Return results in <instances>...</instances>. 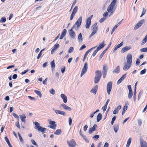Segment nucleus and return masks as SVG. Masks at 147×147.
Listing matches in <instances>:
<instances>
[{
    "mask_svg": "<svg viewBox=\"0 0 147 147\" xmlns=\"http://www.w3.org/2000/svg\"><path fill=\"white\" fill-rule=\"evenodd\" d=\"M5 139L7 144H8L10 142L9 141L7 137L5 136Z\"/></svg>",
    "mask_w": 147,
    "mask_h": 147,
    "instance_id": "nucleus-63",
    "label": "nucleus"
},
{
    "mask_svg": "<svg viewBox=\"0 0 147 147\" xmlns=\"http://www.w3.org/2000/svg\"><path fill=\"white\" fill-rule=\"evenodd\" d=\"M112 82H109L107 85V91L109 95H110L112 89Z\"/></svg>",
    "mask_w": 147,
    "mask_h": 147,
    "instance_id": "nucleus-6",
    "label": "nucleus"
},
{
    "mask_svg": "<svg viewBox=\"0 0 147 147\" xmlns=\"http://www.w3.org/2000/svg\"><path fill=\"white\" fill-rule=\"evenodd\" d=\"M34 92L38 95L40 98L42 97V94L40 91L35 90H34Z\"/></svg>",
    "mask_w": 147,
    "mask_h": 147,
    "instance_id": "nucleus-29",
    "label": "nucleus"
},
{
    "mask_svg": "<svg viewBox=\"0 0 147 147\" xmlns=\"http://www.w3.org/2000/svg\"><path fill=\"white\" fill-rule=\"evenodd\" d=\"M131 65H125L123 67V69L125 71L127 70L130 67Z\"/></svg>",
    "mask_w": 147,
    "mask_h": 147,
    "instance_id": "nucleus-31",
    "label": "nucleus"
},
{
    "mask_svg": "<svg viewBox=\"0 0 147 147\" xmlns=\"http://www.w3.org/2000/svg\"><path fill=\"white\" fill-rule=\"evenodd\" d=\"M102 117V115L100 113H99L98 115L97 116V121L98 122L101 119Z\"/></svg>",
    "mask_w": 147,
    "mask_h": 147,
    "instance_id": "nucleus-28",
    "label": "nucleus"
},
{
    "mask_svg": "<svg viewBox=\"0 0 147 147\" xmlns=\"http://www.w3.org/2000/svg\"><path fill=\"white\" fill-rule=\"evenodd\" d=\"M60 96L63 100V102L64 103H66L67 102V96L63 94H61Z\"/></svg>",
    "mask_w": 147,
    "mask_h": 147,
    "instance_id": "nucleus-17",
    "label": "nucleus"
},
{
    "mask_svg": "<svg viewBox=\"0 0 147 147\" xmlns=\"http://www.w3.org/2000/svg\"><path fill=\"white\" fill-rule=\"evenodd\" d=\"M140 144L141 147H147L146 142L143 140H141Z\"/></svg>",
    "mask_w": 147,
    "mask_h": 147,
    "instance_id": "nucleus-23",
    "label": "nucleus"
},
{
    "mask_svg": "<svg viewBox=\"0 0 147 147\" xmlns=\"http://www.w3.org/2000/svg\"><path fill=\"white\" fill-rule=\"evenodd\" d=\"M44 50V49H42V50L40 51V52L38 54L37 58V59H39V58L40 57L41 55H42V52Z\"/></svg>",
    "mask_w": 147,
    "mask_h": 147,
    "instance_id": "nucleus-48",
    "label": "nucleus"
},
{
    "mask_svg": "<svg viewBox=\"0 0 147 147\" xmlns=\"http://www.w3.org/2000/svg\"><path fill=\"white\" fill-rule=\"evenodd\" d=\"M66 33H67L66 30L65 29H64L63 30V31L61 35L64 37L65 36Z\"/></svg>",
    "mask_w": 147,
    "mask_h": 147,
    "instance_id": "nucleus-39",
    "label": "nucleus"
},
{
    "mask_svg": "<svg viewBox=\"0 0 147 147\" xmlns=\"http://www.w3.org/2000/svg\"><path fill=\"white\" fill-rule=\"evenodd\" d=\"M86 47L85 45L84 44V45H83L80 48L79 50L80 51L81 50H82L83 49L85 48Z\"/></svg>",
    "mask_w": 147,
    "mask_h": 147,
    "instance_id": "nucleus-64",
    "label": "nucleus"
},
{
    "mask_svg": "<svg viewBox=\"0 0 147 147\" xmlns=\"http://www.w3.org/2000/svg\"><path fill=\"white\" fill-rule=\"evenodd\" d=\"M52 94H55V91L53 89H51L49 91Z\"/></svg>",
    "mask_w": 147,
    "mask_h": 147,
    "instance_id": "nucleus-54",
    "label": "nucleus"
},
{
    "mask_svg": "<svg viewBox=\"0 0 147 147\" xmlns=\"http://www.w3.org/2000/svg\"><path fill=\"white\" fill-rule=\"evenodd\" d=\"M121 106L119 105L117 107L115 110L118 112L121 109Z\"/></svg>",
    "mask_w": 147,
    "mask_h": 147,
    "instance_id": "nucleus-59",
    "label": "nucleus"
},
{
    "mask_svg": "<svg viewBox=\"0 0 147 147\" xmlns=\"http://www.w3.org/2000/svg\"><path fill=\"white\" fill-rule=\"evenodd\" d=\"M140 51L142 52H144L147 51V47L141 49H140Z\"/></svg>",
    "mask_w": 147,
    "mask_h": 147,
    "instance_id": "nucleus-49",
    "label": "nucleus"
},
{
    "mask_svg": "<svg viewBox=\"0 0 147 147\" xmlns=\"http://www.w3.org/2000/svg\"><path fill=\"white\" fill-rule=\"evenodd\" d=\"M131 142V139L129 138L127 142V144L126 145V147H129Z\"/></svg>",
    "mask_w": 147,
    "mask_h": 147,
    "instance_id": "nucleus-33",
    "label": "nucleus"
},
{
    "mask_svg": "<svg viewBox=\"0 0 147 147\" xmlns=\"http://www.w3.org/2000/svg\"><path fill=\"white\" fill-rule=\"evenodd\" d=\"M97 47V46H96L95 47H93L92 48H91L90 49H89V50H88L85 53L84 57H86L88 55L89 53L90 52V51H91V50H92L93 49H95L96 47Z\"/></svg>",
    "mask_w": 147,
    "mask_h": 147,
    "instance_id": "nucleus-25",
    "label": "nucleus"
},
{
    "mask_svg": "<svg viewBox=\"0 0 147 147\" xmlns=\"http://www.w3.org/2000/svg\"><path fill=\"white\" fill-rule=\"evenodd\" d=\"M74 49L73 47H70L68 50V53H71L72 52L74 51Z\"/></svg>",
    "mask_w": 147,
    "mask_h": 147,
    "instance_id": "nucleus-45",
    "label": "nucleus"
},
{
    "mask_svg": "<svg viewBox=\"0 0 147 147\" xmlns=\"http://www.w3.org/2000/svg\"><path fill=\"white\" fill-rule=\"evenodd\" d=\"M69 34L70 37L73 39H74L75 38L76 35L75 32L72 29H70L69 30Z\"/></svg>",
    "mask_w": 147,
    "mask_h": 147,
    "instance_id": "nucleus-12",
    "label": "nucleus"
},
{
    "mask_svg": "<svg viewBox=\"0 0 147 147\" xmlns=\"http://www.w3.org/2000/svg\"><path fill=\"white\" fill-rule=\"evenodd\" d=\"M78 39L79 41H82V36L81 33H80L78 35Z\"/></svg>",
    "mask_w": 147,
    "mask_h": 147,
    "instance_id": "nucleus-36",
    "label": "nucleus"
},
{
    "mask_svg": "<svg viewBox=\"0 0 147 147\" xmlns=\"http://www.w3.org/2000/svg\"><path fill=\"white\" fill-rule=\"evenodd\" d=\"M146 12V9H145L144 8L143 9V11L142 12V14L140 16V17H141L143 16L144 15Z\"/></svg>",
    "mask_w": 147,
    "mask_h": 147,
    "instance_id": "nucleus-46",
    "label": "nucleus"
},
{
    "mask_svg": "<svg viewBox=\"0 0 147 147\" xmlns=\"http://www.w3.org/2000/svg\"><path fill=\"white\" fill-rule=\"evenodd\" d=\"M65 66H63L61 68V70L62 73H63L65 70Z\"/></svg>",
    "mask_w": 147,
    "mask_h": 147,
    "instance_id": "nucleus-53",
    "label": "nucleus"
},
{
    "mask_svg": "<svg viewBox=\"0 0 147 147\" xmlns=\"http://www.w3.org/2000/svg\"><path fill=\"white\" fill-rule=\"evenodd\" d=\"M82 21V17L81 16L78 19L71 29L73 30V29H74L76 31L78 30L81 24Z\"/></svg>",
    "mask_w": 147,
    "mask_h": 147,
    "instance_id": "nucleus-2",
    "label": "nucleus"
},
{
    "mask_svg": "<svg viewBox=\"0 0 147 147\" xmlns=\"http://www.w3.org/2000/svg\"><path fill=\"white\" fill-rule=\"evenodd\" d=\"M146 69H144L143 70H142L140 72V74L141 75H142L144 74L146 72Z\"/></svg>",
    "mask_w": 147,
    "mask_h": 147,
    "instance_id": "nucleus-52",
    "label": "nucleus"
},
{
    "mask_svg": "<svg viewBox=\"0 0 147 147\" xmlns=\"http://www.w3.org/2000/svg\"><path fill=\"white\" fill-rule=\"evenodd\" d=\"M91 21L89 19H87L86 21V27L87 28H88L90 25Z\"/></svg>",
    "mask_w": 147,
    "mask_h": 147,
    "instance_id": "nucleus-24",
    "label": "nucleus"
},
{
    "mask_svg": "<svg viewBox=\"0 0 147 147\" xmlns=\"http://www.w3.org/2000/svg\"><path fill=\"white\" fill-rule=\"evenodd\" d=\"M143 94V91L142 90H141L140 91L138 94V100H139L140 99L141 97Z\"/></svg>",
    "mask_w": 147,
    "mask_h": 147,
    "instance_id": "nucleus-30",
    "label": "nucleus"
},
{
    "mask_svg": "<svg viewBox=\"0 0 147 147\" xmlns=\"http://www.w3.org/2000/svg\"><path fill=\"white\" fill-rule=\"evenodd\" d=\"M18 135L19 136V138L20 140V141L21 142H23V139L22 138L21 136L20 133L19 132L18 133Z\"/></svg>",
    "mask_w": 147,
    "mask_h": 147,
    "instance_id": "nucleus-44",
    "label": "nucleus"
},
{
    "mask_svg": "<svg viewBox=\"0 0 147 147\" xmlns=\"http://www.w3.org/2000/svg\"><path fill=\"white\" fill-rule=\"evenodd\" d=\"M68 121L69 122V126H71L72 123V120L71 117H69L68 118Z\"/></svg>",
    "mask_w": 147,
    "mask_h": 147,
    "instance_id": "nucleus-50",
    "label": "nucleus"
},
{
    "mask_svg": "<svg viewBox=\"0 0 147 147\" xmlns=\"http://www.w3.org/2000/svg\"><path fill=\"white\" fill-rule=\"evenodd\" d=\"M99 137V135H95L93 137V138L95 140H97Z\"/></svg>",
    "mask_w": 147,
    "mask_h": 147,
    "instance_id": "nucleus-51",
    "label": "nucleus"
},
{
    "mask_svg": "<svg viewBox=\"0 0 147 147\" xmlns=\"http://www.w3.org/2000/svg\"><path fill=\"white\" fill-rule=\"evenodd\" d=\"M31 142L33 145L37 147H38V145L37 144L36 142L33 139H32L31 140Z\"/></svg>",
    "mask_w": 147,
    "mask_h": 147,
    "instance_id": "nucleus-42",
    "label": "nucleus"
},
{
    "mask_svg": "<svg viewBox=\"0 0 147 147\" xmlns=\"http://www.w3.org/2000/svg\"><path fill=\"white\" fill-rule=\"evenodd\" d=\"M144 22V20H142L139 21L135 26L134 29L136 30L142 26Z\"/></svg>",
    "mask_w": 147,
    "mask_h": 147,
    "instance_id": "nucleus-10",
    "label": "nucleus"
},
{
    "mask_svg": "<svg viewBox=\"0 0 147 147\" xmlns=\"http://www.w3.org/2000/svg\"><path fill=\"white\" fill-rule=\"evenodd\" d=\"M75 15V14H73L72 13H71V16H70V20H72Z\"/></svg>",
    "mask_w": 147,
    "mask_h": 147,
    "instance_id": "nucleus-60",
    "label": "nucleus"
},
{
    "mask_svg": "<svg viewBox=\"0 0 147 147\" xmlns=\"http://www.w3.org/2000/svg\"><path fill=\"white\" fill-rule=\"evenodd\" d=\"M59 45L58 43L56 44L53 47L51 51V54H53L56 50L59 48Z\"/></svg>",
    "mask_w": 147,
    "mask_h": 147,
    "instance_id": "nucleus-15",
    "label": "nucleus"
},
{
    "mask_svg": "<svg viewBox=\"0 0 147 147\" xmlns=\"http://www.w3.org/2000/svg\"><path fill=\"white\" fill-rule=\"evenodd\" d=\"M127 106H125L123 108L122 112V115H123L125 112L126 111L127 109Z\"/></svg>",
    "mask_w": 147,
    "mask_h": 147,
    "instance_id": "nucleus-41",
    "label": "nucleus"
},
{
    "mask_svg": "<svg viewBox=\"0 0 147 147\" xmlns=\"http://www.w3.org/2000/svg\"><path fill=\"white\" fill-rule=\"evenodd\" d=\"M97 125L96 124H94L93 127L91 128L89 130V133L91 134L92 133V132L95 130V128L97 127Z\"/></svg>",
    "mask_w": 147,
    "mask_h": 147,
    "instance_id": "nucleus-21",
    "label": "nucleus"
},
{
    "mask_svg": "<svg viewBox=\"0 0 147 147\" xmlns=\"http://www.w3.org/2000/svg\"><path fill=\"white\" fill-rule=\"evenodd\" d=\"M134 94L133 98V99H134V101H135L136 100V90H135V89L134 90Z\"/></svg>",
    "mask_w": 147,
    "mask_h": 147,
    "instance_id": "nucleus-38",
    "label": "nucleus"
},
{
    "mask_svg": "<svg viewBox=\"0 0 147 147\" xmlns=\"http://www.w3.org/2000/svg\"><path fill=\"white\" fill-rule=\"evenodd\" d=\"M52 70L53 72L55 70V65H51Z\"/></svg>",
    "mask_w": 147,
    "mask_h": 147,
    "instance_id": "nucleus-62",
    "label": "nucleus"
},
{
    "mask_svg": "<svg viewBox=\"0 0 147 147\" xmlns=\"http://www.w3.org/2000/svg\"><path fill=\"white\" fill-rule=\"evenodd\" d=\"M15 125L18 128H19V129H20V126L19 122L18 119L17 122L16 123Z\"/></svg>",
    "mask_w": 147,
    "mask_h": 147,
    "instance_id": "nucleus-47",
    "label": "nucleus"
},
{
    "mask_svg": "<svg viewBox=\"0 0 147 147\" xmlns=\"http://www.w3.org/2000/svg\"><path fill=\"white\" fill-rule=\"evenodd\" d=\"M6 20V18L5 17H3L0 20V23H4L5 22Z\"/></svg>",
    "mask_w": 147,
    "mask_h": 147,
    "instance_id": "nucleus-37",
    "label": "nucleus"
},
{
    "mask_svg": "<svg viewBox=\"0 0 147 147\" xmlns=\"http://www.w3.org/2000/svg\"><path fill=\"white\" fill-rule=\"evenodd\" d=\"M133 95L132 91H129L128 95V97L129 99H131Z\"/></svg>",
    "mask_w": 147,
    "mask_h": 147,
    "instance_id": "nucleus-32",
    "label": "nucleus"
},
{
    "mask_svg": "<svg viewBox=\"0 0 147 147\" xmlns=\"http://www.w3.org/2000/svg\"><path fill=\"white\" fill-rule=\"evenodd\" d=\"M126 75V74L123 76L120 79H119L118 81L117 82V85L119 84H120L124 80L125 78Z\"/></svg>",
    "mask_w": 147,
    "mask_h": 147,
    "instance_id": "nucleus-22",
    "label": "nucleus"
},
{
    "mask_svg": "<svg viewBox=\"0 0 147 147\" xmlns=\"http://www.w3.org/2000/svg\"><path fill=\"white\" fill-rule=\"evenodd\" d=\"M105 45L106 44L105 43V41L103 40L102 42L101 43L99 44L98 46L97 47L96 49L98 50L99 51V50L103 48Z\"/></svg>",
    "mask_w": 147,
    "mask_h": 147,
    "instance_id": "nucleus-16",
    "label": "nucleus"
},
{
    "mask_svg": "<svg viewBox=\"0 0 147 147\" xmlns=\"http://www.w3.org/2000/svg\"><path fill=\"white\" fill-rule=\"evenodd\" d=\"M116 116H114L112 118V120L111 122V124L112 125L113 124L114 121L116 119Z\"/></svg>",
    "mask_w": 147,
    "mask_h": 147,
    "instance_id": "nucleus-43",
    "label": "nucleus"
},
{
    "mask_svg": "<svg viewBox=\"0 0 147 147\" xmlns=\"http://www.w3.org/2000/svg\"><path fill=\"white\" fill-rule=\"evenodd\" d=\"M138 124L140 126L142 123V120L140 119H138Z\"/></svg>",
    "mask_w": 147,
    "mask_h": 147,
    "instance_id": "nucleus-57",
    "label": "nucleus"
},
{
    "mask_svg": "<svg viewBox=\"0 0 147 147\" xmlns=\"http://www.w3.org/2000/svg\"><path fill=\"white\" fill-rule=\"evenodd\" d=\"M102 76L101 71L97 70L95 72V76L94 78V83L96 84L99 82Z\"/></svg>",
    "mask_w": 147,
    "mask_h": 147,
    "instance_id": "nucleus-3",
    "label": "nucleus"
},
{
    "mask_svg": "<svg viewBox=\"0 0 147 147\" xmlns=\"http://www.w3.org/2000/svg\"><path fill=\"white\" fill-rule=\"evenodd\" d=\"M67 143L69 147H75L76 145V142L73 139L70 141L67 140Z\"/></svg>",
    "mask_w": 147,
    "mask_h": 147,
    "instance_id": "nucleus-7",
    "label": "nucleus"
},
{
    "mask_svg": "<svg viewBox=\"0 0 147 147\" xmlns=\"http://www.w3.org/2000/svg\"><path fill=\"white\" fill-rule=\"evenodd\" d=\"M111 42H110V43L109 44L107 47L105 49L103 52L101 53V54L100 55L99 58V60H100L102 58V57L104 55L105 53V52L107 51L108 50V49L111 46Z\"/></svg>",
    "mask_w": 147,
    "mask_h": 147,
    "instance_id": "nucleus-9",
    "label": "nucleus"
},
{
    "mask_svg": "<svg viewBox=\"0 0 147 147\" xmlns=\"http://www.w3.org/2000/svg\"><path fill=\"white\" fill-rule=\"evenodd\" d=\"M123 44V42H121L119 44L117 45L116 47L118 48H119L121 47Z\"/></svg>",
    "mask_w": 147,
    "mask_h": 147,
    "instance_id": "nucleus-55",
    "label": "nucleus"
},
{
    "mask_svg": "<svg viewBox=\"0 0 147 147\" xmlns=\"http://www.w3.org/2000/svg\"><path fill=\"white\" fill-rule=\"evenodd\" d=\"M56 125H49L48 126V127H50L52 129H55L56 127Z\"/></svg>",
    "mask_w": 147,
    "mask_h": 147,
    "instance_id": "nucleus-56",
    "label": "nucleus"
},
{
    "mask_svg": "<svg viewBox=\"0 0 147 147\" xmlns=\"http://www.w3.org/2000/svg\"><path fill=\"white\" fill-rule=\"evenodd\" d=\"M20 116L22 121L25 123L26 120L25 118H26V115L24 114L23 115H20Z\"/></svg>",
    "mask_w": 147,
    "mask_h": 147,
    "instance_id": "nucleus-27",
    "label": "nucleus"
},
{
    "mask_svg": "<svg viewBox=\"0 0 147 147\" xmlns=\"http://www.w3.org/2000/svg\"><path fill=\"white\" fill-rule=\"evenodd\" d=\"M119 128V126L117 125L114 126V129L115 133H117Z\"/></svg>",
    "mask_w": 147,
    "mask_h": 147,
    "instance_id": "nucleus-40",
    "label": "nucleus"
},
{
    "mask_svg": "<svg viewBox=\"0 0 147 147\" xmlns=\"http://www.w3.org/2000/svg\"><path fill=\"white\" fill-rule=\"evenodd\" d=\"M120 67L118 66L113 71V72L115 73L118 74L120 71Z\"/></svg>",
    "mask_w": 147,
    "mask_h": 147,
    "instance_id": "nucleus-26",
    "label": "nucleus"
},
{
    "mask_svg": "<svg viewBox=\"0 0 147 147\" xmlns=\"http://www.w3.org/2000/svg\"><path fill=\"white\" fill-rule=\"evenodd\" d=\"M97 25V23L96 22L92 26L91 28L92 30L93 31L90 36L89 38H90L97 33L98 29L97 27L96 26Z\"/></svg>",
    "mask_w": 147,
    "mask_h": 147,
    "instance_id": "nucleus-5",
    "label": "nucleus"
},
{
    "mask_svg": "<svg viewBox=\"0 0 147 147\" xmlns=\"http://www.w3.org/2000/svg\"><path fill=\"white\" fill-rule=\"evenodd\" d=\"M78 9V6H76L73 9V11L72 13L75 14L77 11Z\"/></svg>",
    "mask_w": 147,
    "mask_h": 147,
    "instance_id": "nucleus-35",
    "label": "nucleus"
},
{
    "mask_svg": "<svg viewBox=\"0 0 147 147\" xmlns=\"http://www.w3.org/2000/svg\"><path fill=\"white\" fill-rule=\"evenodd\" d=\"M106 18H103L101 19L99 21V22L100 23H102L105 20Z\"/></svg>",
    "mask_w": 147,
    "mask_h": 147,
    "instance_id": "nucleus-58",
    "label": "nucleus"
},
{
    "mask_svg": "<svg viewBox=\"0 0 147 147\" xmlns=\"http://www.w3.org/2000/svg\"><path fill=\"white\" fill-rule=\"evenodd\" d=\"M98 51V50L96 49L93 52V53L92 54V55L93 56V57H94L96 54V53H97V52Z\"/></svg>",
    "mask_w": 147,
    "mask_h": 147,
    "instance_id": "nucleus-61",
    "label": "nucleus"
},
{
    "mask_svg": "<svg viewBox=\"0 0 147 147\" xmlns=\"http://www.w3.org/2000/svg\"><path fill=\"white\" fill-rule=\"evenodd\" d=\"M108 70V67L106 65H104L102 68L103 77L104 78H105L107 74V72Z\"/></svg>",
    "mask_w": 147,
    "mask_h": 147,
    "instance_id": "nucleus-8",
    "label": "nucleus"
},
{
    "mask_svg": "<svg viewBox=\"0 0 147 147\" xmlns=\"http://www.w3.org/2000/svg\"><path fill=\"white\" fill-rule=\"evenodd\" d=\"M61 106L65 110H67L69 111H71V109L70 107H68L64 104H62Z\"/></svg>",
    "mask_w": 147,
    "mask_h": 147,
    "instance_id": "nucleus-18",
    "label": "nucleus"
},
{
    "mask_svg": "<svg viewBox=\"0 0 147 147\" xmlns=\"http://www.w3.org/2000/svg\"><path fill=\"white\" fill-rule=\"evenodd\" d=\"M88 68L87 65H84L82 71L81 77H82L86 73L87 71Z\"/></svg>",
    "mask_w": 147,
    "mask_h": 147,
    "instance_id": "nucleus-14",
    "label": "nucleus"
},
{
    "mask_svg": "<svg viewBox=\"0 0 147 147\" xmlns=\"http://www.w3.org/2000/svg\"><path fill=\"white\" fill-rule=\"evenodd\" d=\"M61 133V129H57L55 132L54 134L57 135H59Z\"/></svg>",
    "mask_w": 147,
    "mask_h": 147,
    "instance_id": "nucleus-34",
    "label": "nucleus"
},
{
    "mask_svg": "<svg viewBox=\"0 0 147 147\" xmlns=\"http://www.w3.org/2000/svg\"><path fill=\"white\" fill-rule=\"evenodd\" d=\"M35 126L34 127L35 129H37L38 131L41 132L42 133H44L47 131V129L45 128L42 127L39 125V123L37 122L34 123Z\"/></svg>",
    "mask_w": 147,
    "mask_h": 147,
    "instance_id": "nucleus-4",
    "label": "nucleus"
},
{
    "mask_svg": "<svg viewBox=\"0 0 147 147\" xmlns=\"http://www.w3.org/2000/svg\"><path fill=\"white\" fill-rule=\"evenodd\" d=\"M127 61L128 64H130L131 63L132 60V55L131 54H128L127 56Z\"/></svg>",
    "mask_w": 147,
    "mask_h": 147,
    "instance_id": "nucleus-11",
    "label": "nucleus"
},
{
    "mask_svg": "<svg viewBox=\"0 0 147 147\" xmlns=\"http://www.w3.org/2000/svg\"><path fill=\"white\" fill-rule=\"evenodd\" d=\"M117 2V0H112V2L108 7L107 11L109 12L110 13L109 16L112 15L114 13L115 9V8H114V6Z\"/></svg>",
    "mask_w": 147,
    "mask_h": 147,
    "instance_id": "nucleus-1",
    "label": "nucleus"
},
{
    "mask_svg": "<svg viewBox=\"0 0 147 147\" xmlns=\"http://www.w3.org/2000/svg\"><path fill=\"white\" fill-rule=\"evenodd\" d=\"M53 109L55 111V113L57 114H59L63 115V116H65V112L63 111H60L57 109H55L54 108H53Z\"/></svg>",
    "mask_w": 147,
    "mask_h": 147,
    "instance_id": "nucleus-13",
    "label": "nucleus"
},
{
    "mask_svg": "<svg viewBox=\"0 0 147 147\" xmlns=\"http://www.w3.org/2000/svg\"><path fill=\"white\" fill-rule=\"evenodd\" d=\"M131 48V47H125L122 49L121 51V53H124V52L130 49Z\"/></svg>",
    "mask_w": 147,
    "mask_h": 147,
    "instance_id": "nucleus-20",
    "label": "nucleus"
},
{
    "mask_svg": "<svg viewBox=\"0 0 147 147\" xmlns=\"http://www.w3.org/2000/svg\"><path fill=\"white\" fill-rule=\"evenodd\" d=\"M98 86L96 85L94 87L90 90V92L94 93V94H96Z\"/></svg>",
    "mask_w": 147,
    "mask_h": 147,
    "instance_id": "nucleus-19",
    "label": "nucleus"
}]
</instances>
